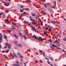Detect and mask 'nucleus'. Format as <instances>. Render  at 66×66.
Listing matches in <instances>:
<instances>
[{
	"mask_svg": "<svg viewBox=\"0 0 66 66\" xmlns=\"http://www.w3.org/2000/svg\"><path fill=\"white\" fill-rule=\"evenodd\" d=\"M14 36H15V37L16 38H17V39H18L19 38V37L18 36H17L16 34H14Z\"/></svg>",
	"mask_w": 66,
	"mask_h": 66,
	"instance_id": "nucleus-4",
	"label": "nucleus"
},
{
	"mask_svg": "<svg viewBox=\"0 0 66 66\" xmlns=\"http://www.w3.org/2000/svg\"><path fill=\"white\" fill-rule=\"evenodd\" d=\"M53 6V8L54 9H55V7H56V6Z\"/></svg>",
	"mask_w": 66,
	"mask_h": 66,
	"instance_id": "nucleus-42",
	"label": "nucleus"
},
{
	"mask_svg": "<svg viewBox=\"0 0 66 66\" xmlns=\"http://www.w3.org/2000/svg\"><path fill=\"white\" fill-rule=\"evenodd\" d=\"M20 7H21V8H23V7H24V6H21Z\"/></svg>",
	"mask_w": 66,
	"mask_h": 66,
	"instance_id": "nucleus-37",
	"label": "nucleus"
},
{
	"mask_svg": "<svg viewBox=\"0 0 66 66\" xmlns=\"http://www.w3.org/2000/svg\"><path fill=\"white\" fill-rule=\"evenodd\" d=\"M18 55H20V56H21V53H18Z\"/></svg>",
	"mask_w": 66,
	"mask_h": 66,
	"instance_id": "nucleus-10",
	"label": "nucleus"
},
{
	"mask_svg": "<svg viewBox=\"0 0 66 66\" xmlns=\"http://www.w3.org/2000/svg\"><path fill=\"white\" fill-rule=\"evenodd\" d=\"M50 59H51V60H52V58L51 57H50Z\"/></svg>",
	"mask_w": 66,
	"mask_h": 66,
	"instance_id": "nucleus-44",
	"label": "nucleus"
},
{
	"mask_svg": "<svg viewBox=\"0 0 66 66\" xmlns=\"http://www.w3.org/2000/svg\"><path fill=\"white\" fill-rule=\"evenodd\" d=\"M47 63H48V64H50V62H49V61H47Z\"/></svg>",
	"mask_w": 66,
	"mask_h": 66,
	"instance_id": "nucleus-50",
	"label": "nucleus"
},
{
	"mask_svg": "<svg viewBox=\"0 0 66 66\" xmlns=\"http://www.w3.org/2000/svg\"><path fill=\"white\" fill-rule=\"evenodd\" d=\"M24 65L25 66H27V64H26V63H24Z\"/></svg>",
	"mask_w": 66,
	"mask_h": 66,
	"instance_id": "nucleus-57",
	"label": "nucleus"
},
{
	"mask_svg": "<svg viewBox=\"0 0 66 66\" xmlns=\"http://www.w3.org/2000/svg\"><path fill=\"white\" fill-rule=\"evenodd\" d=\"M22 13H21V16H20V17H22Z\"/></svg>",
	"mask_w": 66,
	"mask_h": 66,
	"instance_id": "nucleus-55",
	"label": "nucleus"
},
{
	"mask_svg": "<svg viewBox=\"0 0 66 66\" xmlns=\"http://www.w3.org/2000/svg\"><path fill=\"white\" fill-rule=\"evenodd\" d=\"M50 47H51V48H52V49H53V47H52V46H50Z\"/></svg>",
	"mask_w": 66,
	"mask_h": 66,
	"instance_id": "nucleus-62",
	"label": "nucleus"
},
{
	"mask_svg": "<svg viewBox=\"0 0 66 66\" xmlns=\"http://www.w3.org/2000/svg\"><path fill=\"white\" fill-rule=\"evenodd\" d=\"M6 46H9V44H8L6 43Z\"/></svg>",
	"mask_w": 66,
	"mask_h": 66,
	"instance_id": "nucleus-32",
	"label": "nucleus"
},
{
	"mask_svg": "<svg viewBox=\"0 0 66 66\" xmlns=\"http://www.w3.org/2000/svg\"><path fill=\"white\" fill-rule=\"evenodd\" d=\"M36 16L38 18H39V16L38 15H36Z\"/></svg>",
	"mask_w": 66,
	"mask_h": 66,
	"instance_id": "nucleus-33",
	"label": "nucleus"
},
{
	"mask_svg": "<svg viewBox=\"0 0 66 66\" xmlns=\"http://www.w3.org/2000/svg\"><path fill=\"white\" fill-rule=\"evenodd\" d=\"M51 29H48V31H51Z\"/></svg>",
	"mask_w": 66,
	"mask_h": 66,
	"instance_id": "nucleus-43",
	"label": "nucleus"
},
{
	"mask_svg": "<svg viewBox=\"0 0 66 66\" xmlns=\"http://www.w3.org/2000/svg\"><path fill=\"white\" fill-rule=\"evenodd\" d=\"M46 59H47V60H48V61H49V59H48V58H47L46 57Z\"/></svg>",
	"mask_w": 66,
	"mask_h": 66,
	"instance_id": "nucleus-47",
	"label": "nucleus"
},
{
	"mask_svg": "<svg viewBox=\"0 0 66 66\" xmlns=\"http://www.w3.org/2000/svg\"><path fill=\"white\" fill-rule=\"evenodd\" d=\"M32 24H35V23L34 22H32Z\"/></svg>",
	"mask_w": 66,
	"mask_h": 66,
	"instance_id": "nucleus-18",
	"label": "nucleus"
},
{
	"mask_svg": "<svg viewBox=\"0 0 66 66\" xmlns=\"http://www.w3.org/2000/svg\"><path fill=\"white\" fill-rule=\"evenodd\" d=\"M57 40H56L55 41V43H57Z\"/></svg>",
	"mask_w": 66,
	"mask_h": 66,
	"instance_id": "nucleus-61",
	"label": "nucleus"
},
{
	"mask_svg": "<svg viewBox=\"0 0 66 66\" xmlns=\"http://www.w3.org/2000/svg\"><path fill=\"white\" fill-rule=\"evenodd\" d=\"M36 36H35V35H34L32 37H34V38H35V39H37V37H36Z\"/></svg>",
	"mask_w": 66,
	"mask_h": 66,
	"instance_id": "nucleus-6",
	"label": "nucleus"
},
{
	"mask_svg": "<svg viewBox=\"0 0 66 66\" xmlns=\"http://www.w3.org/2000/svg\"><path fill=\"white\" fill-rule=\"evenodd\" d=\"M51 15L52 16V17H53V15H52V14H51Z\"/></svg>",
	"mask_w": 66,
	"mask_h": 66,
	"instance_id": "nucleus-54",
	"label": "nucleus"
},
{
	"mask_svg": "<svg viewBox=\"0 0 66 66\" xmlns=\"http://www.w3.org/2000/svg\"><path fill=\"white\" fill-rule=\"evenodd\" d=\"M13 66H16L17 65V64H12Z\"/></svg>",
	"mask_w": 66,
	"mask_h": 66,
	"instance_id": "nucleus-12",
	"label": "nucleus"
},
{
	"mask_svg": "<svg viewBox=\"0 0 66 66\" xmlns=\"http://www.w3.org/2000/svg\"><path fill=\"white\" fill-rule=\"evenodd\" d=\"M35 62L36 63H37L38 62V61H37V60H36L35 61Z\"/></svg>",
	"mask_w": 66,
	"mask_h": 66,
	"instance_id": "nucleus-25",
	"label": "nucleus"
},
{
	"mask_svg": "<svg viewBox=\"0 0 66 66\" xmlns=\"http://www.w3.org/2000/svg\"><path fill=\"white\" fill-rule=\"evenodd\" d=\"M5 37V38L6 39H7V37H6V36H5V37Z\"/></svg>",
	"mask_w": 66,
	"mask_h": 66,
	"instance_id": "nucleus-35",
	"label": "nucleus"
},
{
	"mask_svg": "<svg viewBox=\"0 0 66 66\" xmlns=\"http://www.w3.org/2000/svg\"><path fill=\"white\" fill-rule=\"evenodd\" d=\"M32 30L33 31H34L35 32H36V30L35 29V28L34 27H33Z\"/></svg>",
	"mask_w": 66,
	"mask_h": 66,
	"instance_id": "nucleus-5",
	"label": "nucleus"
},
{
	"mask_svg": "<svg viewBox=\"0 0 66 66\" xmlns=\"http://www.w3.org/2000/svg\"><path fill=\"white\" fill-rule=\"evenodd\" d=\"M28 1H29V2H31V1L30 0H27Z\"/></svg>",
	"mask_w": 66,
	"mask_h": 66,
	"instance_id": "nucleus-45",
	"label": "nucleus"
},
{
	"mask_svg": "<svg viewBox=\"0 0 66 66\" xmlns=\"http://www.w3.org/2000/svg\"><path fill=\"white\" fill-rule=\"evenodd\" d=\"M51 23H53V24H54V23H54V21H53V20H52L51 21Z\"/></svg>",
	"mask_w": 66,
	"mask_h": 66,
	"instance_id": "nucleus-9",
	"label": "nucleus"
},
{
	"mask_svg": "<svg viewBox=\"0 0 66 66\" xmlns=\"http://www.w3.org/2000/svg\"><path fill=\"white\" fill-rule=\"evenodd\" d=\"M30 20H31V21H34V20L33 19H30Z\"/></svg>",
	"mask_w": 66,
	"mask_h": 66,
	"instance_id": "nucleus-16",
	"label": "nucleus"
},
{
	"mask_svg": "<svg viewBox=\"0 0 66 66\" xmlns=\"http://www.w3.org/2000/svg\"><path fill=\"white\" fill-rule=\"evenodd\" d=\"M54 5H55V6H56V2H55Z\"/></svg>",
	"mask_w": 66,
	"mask_h": 66,
	"instance_id": "nucleus-41",
	"label": "nucleus"
},
{
	"mask_svg": "<svg viewBox=\"0 0 66 66\" xmlns=\"http://www.w3.org/2000/svg\"><path fill=\"white\" fill-rule=\"evenodd\" d=\"M24 37L25 39H27V37H26V36H24Z\"/></svg>",
	"mask_w": 66,
	"mask_h": 66,
	"instance_id": "nucleus-22",
	"label": "nucleus"
},
{
	"mask_svg": "<svg viewBox=\"0 0 66 66\" xmlns=\"http://www.w3.org/2000/svg\"><path fill=\"white\" fill-rule=\"evenodd\" d=\"M11 56H12V57H15L14 55H11Z\"/></svg>",
	"mask_w": 66,
	"mask_h": 66,
	"instance_id": "nucleus-24",
	"label": "nucleus"
},
{
	"mask_svg": "<svg viewBox=\"0 0 66 66\" xmlns=\"http://www.w3.org/2000/svg\"><path fill=\"white\" fill-rule=\"evenodd\" d=\"M43 15H46V12H43Z\"/></svg>",
	"mask_w": 66,
	"mask_h": 66,
	"instance_id": "nucleus-15",
	"label": "nucleus"
},
{
	"mask_svg": "<svg viewBox=\"0 0 66 66\" xmlns=\"http://www.w3.org/2000/svg\"><path fill=\"white\" fill-rule=\"evenodd\" d=\"M2 2H3V3H6V2H5L2 1Z\"/></svg>",
	"mask_w": 66,
	"mask_h": 66,
	"instance_id": "nucleus-58",
	"label": "nucleus"
},
{
	"mask_svg": "<svg viewBox=\"0 0 66 66\" xmlns=\"http://www.w3.org/2000/svg\"><path fill=\"white\" fill-rule=\"evenodd\" d=\"M0 35L1 36V37H2V35L1 33H0Z\"/></svg>",
	"mask_w": 66,
	"mask_h": 66,
	"instance_id": "nucleus-39",
	"label": "nucleus"
},
{
	"mask_svg": "<svg viewBox=\"0 0 66 66\" xmlns=\"http://www.w3.org/2000/svg\"><path fill=\"white\" fill-rule=\"evenodd\" d=\"M13 54H14V55H15V57H17V56H16V55H15V54L13 53Z\"/></svg>",
	"mask_w": 66,
	"mask_h": 66,
	"instance_id": "nucleus-34",
	"label": "nucleus"
},
{
	"mask_svg": "<svg viewBox=\"0 0 66 66\" xmlns=\"http://www.w3.org/2000/svg\"><path fill=\"white\" fill-rule=\"evenodd\" d=\"M11 31H12V30H8V32H9V33H11Z\"/></svg>",
	"mask_w": 66,
	"mask_h": 66,
	"instance_id": "nucleus-13",
	"label": "nucleus"
},
{
	"mask_svg": "<svg viewBox=\"0 0 66 66\" xmlns=\"http://www.w3.org/2000/svg\"><path fill=\"white\" fill-rule=\"evenodd\" d=\"M10 23V21H7L6 22V23Z\"/></svg>",
	"mask_w": 66,
	"mask_h": 66,
	"instance_id": "nucleus-17",
	"label": "nucleus"
},
{
	"mask_svg": "<svg viewBox=\"0 0 66 66\" xmlns=\"http://www.w3.org/2000/svg\"><path fill=\"white\" fill-rule=\"evenodd\" d=\"M44 33L45 34H46V32H45V31H44Z\"/></svg>",
	"mask_w": 66,
	"mask_h": 66,
	"instance_id": "nucleus-49",
	"label": "nucleus"
},
{
	"mask_svg": "<svg viewBox=\"0 0 66 66\" xmlns=\"http://www.w3.org/2000/svg\"><path fill=\"white\" fill-rule=\"evenodd\" d=\"M55 26H56V27L57 26V27H59V28H60V27L58 26V25H55Z\"/></svg>",
	"mask_w": 66,
	"mask_h": 66,
	"instance_id": "nucleus-31",
	"label": "nucleus"
},
{
	"mask_svg": "<svg viewBox=\"0 0 66 66\" xmlns=\"http://www.w3.org/2000/svg\"><path fill=\"white\" fill-rule=\"evenodd\" d=\"M39 52H41V53H42L43 52V51H42L40 50H39Z\"/></svg>",
	"mask_w": 66,
	"mask_h": 66,
	"instance_id": "nucleus-28",
	"label": "nucleus"
},
{
	"mask_svg": "<svg viewBox=\"0 0 66 66\" xmlns=\"http://www.w3.org/2000/svg\"><path fill=\"white\" fill-rule=\"evenodd\" d=\"M38 20H39V21H42V20H41V19H40V18H39Z\"/></svg>",
	"mask_w": 66,
	"mask_h": 66,
	"instance_id": "nucleus-23",
	"label": "nucleus"
},
{
	"mask_svg": "<svg viewBox=\"0 0 66 66\" xmlns=\"http://www.w3.org/2000/svg\"><path fill=\"white\" fill-rule=\"evenodd\" d=\"M50 65L51 66H53V65L52 64H50Z\"/></svg>",
	"mask_w": 66,
	"mask_h": 66,
	"instance_id": "nucleus-64",
	"label": "nucleus"
},
{
	"mask_svg": "<svg viewBox=\"0 0 66 66\" xmlns=\"http://www.w3.org/2000/svg\"><path fill=\"white\" fill-rule=\"evenodd\" d=\"M41 24L42 25V26H43V22H41Z\"/></svg>",
	"mask_w": 66,
	"mask_h": 66,
	"instance_id": "nucleus-40",
	"label": "nucleus"
},
{
	"mask_svg": "<svg viewBox=\"0 0 66 66\" xmlns=\"http://www.w3.org/2000/svg\"><path fill=\"white\" fill-rule=\"evenodd\" d=\"M14 43L15 44H17V42H14Z\"/></svg>",
	"mask_w": 66,
	"mask_h": 66,
	"instance_id": "nucleus-46",
	"label": "nucleus"
},
{
	"mask_svg": "<svg viewBox=\"0 0 66 66\" xmlns=\"http://www.w3.org/2000/svg\"><path fill=\"white\" fill-rule=\"evenodd\" d=\"M1 7H2V9H3V10H4V8H3V7H2V6H1Z\"/></svg>",
	"mask_w": 66,
	"mask_h": 66,
	"instance_id": "nucleus-56",
	"label": "nucleus"
},
{
	"mask_svg": "<svg viewBox=\"0 0 66 66\" xmlns=\"http://www.w3.org/2000/svg\"><path fill=\"white\" fill-rule=\"evenodd\" d=\"M16 65H17V66H20V64H16Z\"/></svg>",
	"mask_w": 66,
	"mask_h": 66,
	"instance_id": "nucleus-52",
	"label": "nucleus"
},
{
	"mask_svg": "<svg viewBox=\"0 0 66 66\" xmlns=\"http://www.w3.org/2000/svg\"><path fill=\"white\" fill-rule=\"evenodd\" d=\"M6 11H7V13H8V12H9V10H6Z\"/></svg>",
	"mask_w": 66,
	"mask_h": 66,
	"instance_id": "nucleus-53",
	"label": "nucleus"
},
{
	"mask_svg": "<svg viewBox=\"0 0 66 66\" xmlns=\"http://www.w3.org/2000/svg\"><path fill=\"white\" fill-rule=\"evenodd\" d=\"M16 63H17V64H19V61H17Z\"/></svg>",
	"mask_w": 66,
	"mask_h": 66,
	"instance_id": "nucleus-38",
	"label": "nucleus"
},
{
	"mask_svg": "<svg viewBox=\"0 0 66 66\" xmlns=\"http://www.w3.org/2000/svg\"><path fill=\"white\" fill-rule=\"evenodd\" d=\"M25 10L26 11H30V10H29V9L28 8H26Z\"/></svg>",
	"mask_w": 66,
	"mask_h": 66,
	"instance_id": "nucleus-8",
	"label": "nucleus"
},
{
	"mask_svg": "<svg viewBox=\"0 0 66 66\" xmlns=\"http://www.w3.org/2000/svg\"><path fill=\"white\" fill-rule=\"evenodd\" d=\"M3 26L4 27H5V25H4V24H3Z\"/></svg>",
	"mask_w": 66,
	"mask_h": 66,
	"instance_id": "nucleus-60",
	"label": "nucleus"
},
{
	"mask_svg": "<svg viewBox=\"0 0 66 66\" xmlns=\"http://www.w3.org/2000/svg\"><path fill=\"white\" fill-rule=\"evenodd\" d=\"M28 52H30L31 50H28Z\"/></svg>",
	"mask_w": 66,
	"mask_h": 66,
	"instance_id": "nucleus-48",
	"label": "nucleus"
},
{
	"mask_svg": "<svg viewBox=\"0 0 66 66\" xmlns=\"http://www.w3.org/2000/svg\"><path fill=\"white\" fill-rule=\"evenodd\" d=\"M11 48V45H9V47H8V48L9 49H10Z\"/></svg>",
	"mask_w": 66,
	"mask_h": 66,
	"instance_id": "nucleus-30",
	"label": "nucleus"
},
{
	"mask_svg": "<svg viewBox=\"0 0 66 66\" xmlns=\"http://www.w3.org/2000/svg\"><path fill=\"white\" fill-rule=\"evenodd\" d=\"M39 61L40 62H41L42 63H43V62H42V61L41 60H40Z\"/></svg>",
	"mask_w": 66,
	"mask_h": 66,
	"instance_id": "nucleus-51",
	"label": "nucleus"
},
{
	"mask_svg": "<svg viewBox=\"0 0 66 66\" xmlns=\"http://www.w3.org/2000/svg\"><path fill=\"white\" fill-rule=\"evenodd\" d=\"M9 52V50H7V51H6V53H8V52Z\"/></svg>",
	"mask_w": 66,
	"mask_h": 66,
	"instance_id": "nucleus-19",
	"label": "nucleus"
},
{
	"mask_svg": "<svg viewBox=\"0 0 66 66\" xmlns=\"http://www.w3.org/2000/svg\"><path fill=\"white\" fill-rule=\"evenodd\" d=\"M44 6L46 7V8H47V6H46V4H44Z\"/></svg>",
	"mask_w": 66,
	"mask_h": 66,
	"instance_id": "nucleus-27",
	"label": "nucleus"
},
{
	"mask_svg": "<svg viewBox=\"0 0 66 66\" xmlns=\"http://www.w3.org/2000/svg\"><path fill=\"white\" fill-rule=\"evenodd\" d=\"M5 52V50H3V51L2 52V53H4Z\"/></svg>",
	"mask_w": 66,
	"mask_h": 66,
	"instance_id": "nucleus-21",
	"label": "nucleus"
},
{
	"mask_svg": "<svg viewBox=\"0 0 66 66\" xmlns=\"http://www.w3.org/2000/svg\"><path fill=\"white\" fill-rule=\"evenodd\" d=\"M11 27H12V29H13V30H15V28H14V27L11 26Z\"/></svg>",
	"mask_w": 66,
	"mask_h": 66,
	"instance_id": "nucleus-14",
	"label": "nucleus"
},
{
	"mask_svg": "<svg viewBox=\"0 0 66 66\" xmlns=\"http://www.w3.org/2000/svg\"><path fill=\"white\" fill-rule=\"evenodd\" d=\"M17 46L18 47H20V48H21L23 47L22 45L20 44H18L17 45Z\"/></svg>",
	"mask_w": 66,
	"mask_h": 66,
	"instance_id": "nucleus-2",
	"label": "nucleus"
},
{
	"mask_svg": "<svg viewBox=\"0 0 66 66\" xmlns=\"http://www.w3.org/2000/svg\"><path fill=\"white\" fill-rule=\"evenodd\" d=\"M3 14V13H0V15H2Z\"/></svg>",
	"mask_w": 66,
	"mask_h": 66,
	"instance_id": "nucleus-36",
	"label": "nucleus"
},
{
	"mask_svg": "<svg viewBox=\"0 0 66 66\" xmlns=\"http://www.w3.org/2000/svg\"><path fill=\"white\" fill-rule=\"evenodd\" d=\"M37 40H40L41 41L43 42V40H44V39H42V37H39V38H37Z\"/></svg>",
	"mask_w": 66,
	"mask_h": 66,
	"instance_id": "nucleus-1",
	"label": "nucleus"
},
{
	"mask_svg": "<svg viewBox=\"0 0 66 66\" xmlns=\"http://www.w3.org/2000/svg\"><path fill=\"white\" fill-rule=\"evenodd\" d=\"M12 23H13V24H14V25H15V26H17V25L15 23H14L13 22H12Z\"/></svg>",
	"mask_w": 66,
	"mask_h": 66,
	"instance_id": "nucleus-20",
	"label": "nucleus"
},
{
	"mask_svg": "<svg viewBox=\"0 0 66 66\" xmlns=\"http://www.w3.org/2000/svg\"><path fill=\"white\" fill-rule=\"evenodd\" d=\"M3 14V15L5 16V13H4L3 12H2Z\"/></svg>",
	"mask_w": 66,
	"mask_h": 66,
	"instance_id": "nucleus-11",
	"label": "nucleus"
},
{
	"mask_svg": "<svg viewBox=\"0 0 66 66\" xmlns=\"http://www.w3.org/2000/svg\"><path fill=\"white\" fill-rule=\"evenodd\" d=\"M23 12V10L21 9L20 10V12Z\"/></svg>",
	"mask_w": 66,
	"mask_h": 66,
	"instance_id": "nucleus-26",
	"label": "nucleus"
},
{
	"mask_svg": "<svg viewBox=\"0 0 66 66\" xmlns=\"http://www.w3.org/2000/svg\"><path fill=\"white\" fill-rule=\"evenodd\" d=\"M20 56L21 57V58H23V56H21V55Z\"/></svg>",
	"mask_w": 66,
	"mask_h": 66,
	"instance_id": "nucleus-59",
	"label": "nucleus"
},
{
	"mask_svg": "<svg viewBox=\"0 0 66 66\" xmlns=\"http://www.w3.org/2000/svg\"><path fill=\"white\" fill-rule=\"evenodd\" d=\"M6 21H9V20L8 19H6Z\"/></svg>",
	"mask_w": 66,
	"mask_h": 66,
	"instance_id": "nucleus-29",
	"label": "nucleus"
},
{
	"mask_svg": "<svg viewBox=\"0 0 66 66\" xmlns=\"http://www.w3.org/2000/svg\"><path fill=\"white\" fill-rule=\"evenodd\" d=\"M57 48L58 49H61V48H60L59 47H58Z\"/></svg>",
	"mask_w": 66,
	"mask_h": 66,
	"instance_id": "nucleus-63",
	"label": "nucleus"
},
{
	"mask_svg": "<svg viewBox=\"0 0 66 66\" xmlns=\"http://www.w3.org/2000/svg\"><path fill=\"white\" fill-rule=\"evenodd\" d=\"M31 15H32V16H33V17H35V16H36V15L33 12L31 13Z\"/></svg>",
	"mask_w": 66,
	"mask_h": 66,
	"instance_id": "nucleus-3",
	"label": "nucleus"
},
{
	"mask_svg": "<svg viewBox=\"0 0 66 66\" xmlns=\"http://www.w3.org/2000/svg\"><path fill=\"white\" fill-rule=\"evenodd\" d=\"M52 46L53 47H57V46L55 45H52Z\"/></svg>",
	"mask_w": 66,
	"mask_h": 66,
	"instance_id": "nucleus-7",
	"label": "nucleus"
}]
</instances>
